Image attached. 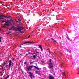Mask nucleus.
<instances>
[{"label": "nucleus", "instance_id": "f257e3e1", "mask_svg": "<svg viewBox=\"0 0 79 79\" xmlns=\"http://www.w3.org/2000/svg\"><path fill=\"white\" fill-rule=\"evenodd\" d=\"M9 16H5L3 15H1L0 16V19L1 21L3 23L5 22V23L4 24V27L6 28L8 27V26H12L11 28L9 29V30H15V31H24V28L21 27H15V24L14 23V22L13 21H10L7 20H4L3 18H5L7 19L10 18Z\"/></svg>", "mask_w": 79, "mask_h": 79}, {"label": "nucleus", "instance_id": "f03ea898", "mask_svg": "<svg viewBox=\"0 0 79 79\" xmlns=\"http://www.w3.org/2000/svg\"><path fill=\"white\" fill-rule=\"evenodd\" d=\"M49 67L50 68H53V63L52 62V59H50V60H49Z\"/></svg>", "mask_w": 79, "mask_h": 79}, {"label": "nucleus", "instance_id": "7ed1b4c3", "mask_svg": "<svg viewBox=\"0 0 79 79\" xmlns=\"http://www.w3.org/2000/svg\"><path fill=\"white\" fill-rule=\"evenodd\" d=\"M33 67H34V66L31 65V66H28V67H27V69H28V71H31V69H32Z\"/></svg>", "mask_w": 79, "mask_h": 79}, {"label": "nucleus", "instance_id": "20e7f679", "mask_svg": "<svg viewBox=\"0 0 79 79\" xmlns=\"http://www.w3.org/2000/svg\"><path fill=\"white\" fill-rule=\"evenodd\" d=\"M29 76H30L31 78H32L33 77V78H34V76L33 75V73L31 72H29Z\"/></svg>", "mask_w": 79, "mask_h": 79}, {"label": "nucleus", "instance_id": "39448f33", "mask_svg": "<svg viewBox=\"0 0 79 79\" xmlns=\"http://www.w3.org/2000/svg\"><path fill=\"white\" fill-rule=\"evenodd\" d=\"M49 79H55V78L52 76H49L48 77Z\"/></svg>", "mask_w": 79, "mask_h": 79}, {"label": "nucleus", "instance_id": "423d86ee", "mask_svg": "<svg viewBox=\"0 0 79 79\" xmlns=\"http://www.w3.org/2000/svg\"><path fill=\"white\" fill-rule=\"evenodd\" d=\"M11 63H12V61H11V60H9V68H10V67H11Z\"/></svg>", "mask_w": 79, "mask_h": 79}, {"label": "nucleus", "instance_id": "0eeeda50", "mask_svg": "<svg viewBox=\"0 0 79 79\" xmlns=\"http://www.w3.org/2000/svg\"><path fill=\"white\" fill-rule=\"evenodd\" d=\"M35 73L37 74H40V72L39 71H38L37 70L35 71Z\"/></svg>", "mask_w": 79, "mask_h": 79}, {"label": "nucleus", "instance_id": "6e6552de", "mask_svg": "<svg viewBox=\"0 0 79 79\" xmlns=\"http://www.w3.org/2000/svg\"><path fill=\"white\" fill-rule=\"evenodd\" d=\"M29 43L31 44V43L29 42H24L23 43V44L22 45H23V44H29Z\"/></svg>", "mask_w": 79, "mask_h": 79}, {"label": "nucleus", "instance_id": "1a4fd4ad", "mask_svg": "<svg viewBox=\"0 0 79 79\" xmlns=\"http://www.w3.org/2000/svg\"><path fill=\"white\" fill-rule=\"evenodd\" d=\"M39 47L40 48L41 51H42V50H43V49H42V46L41 45H39Z\"/></svg>", "mask_w": 79, "mask_h": 79}, {"label": "nucleus", "instance_id": "9d476101", "mask_svg": "<svg viewBox=\"0 0 79 79\" xmlns=\"http://www.w3.org/2000/svg\"><path fill=\"white\" fill-rule=\"evenodd\" d=\"M35 68L36 69H37V70H39V68L38 67H37V66H35Z\"/></svg>", "mask_w": 79, "mask_h": 79}, {"label": "nucleus", "instance_id": "9b49d317", "mask_svg": "<svg viewBox=\"0 0 79 79\" xmlns=\"http://www.w3.org/2000/svg\"><path fill=\"white\" fill-rule=\"evenodd\" d=\"M16 21L17 22H18L19 21H21V19H18V21H17V20H16Z\"/></svg>", "mask_w": 79, "mask_h": 79}, {"label": "nucleus", "instance_id": "f8f14e48", "mask_svg": "<svg viewBox=\"0 0 79 79\" xmlns=\"http://www.w3.org/2000/svg\"><path fill=\"white\" fill-rule=\"evenodd\" d=\"M14 60H15V58H12V61H13L14 62Z\"/></svg>", "mask_w": 79, "mask_h": 79}, {"label": "nucleus", "instance_id": "ddd939ff", "mask_svg": "<svg viewBox=\"0 0 79 79\" xmlns=\"http://www.w3.org/2000/svg\"><path fill=\"white\" fill-rule=\"evenodd\" d=\"M53 41V42H56V41H55V40L52 38L51 39Z\"/></svg>", "mask_w": 79, "mask_h": 79}, {"label": "nucleus", "instance_id": "4468645a", "mask_svg": "<svg viewBox=\"0 0 79 79\" xmlns=\"http://www.w3.org/2000/svg\"><path fill=\"white\" fill-rule=\"evenodd\" d=\"M63 75H64L65 76V77H66V76L64 74V72L63 73Z\"/></svg>", "mask_w": 79, "mask_h": 79}, {"label": "nucleus", "instance_id": "2eb2a0df", "mask_svg": "<svg viewBox=\"0 0 79 79\" xmlns=\"http://www.w3.org/2000/svg\"><path fill=\"white\" fill-rule=\"evenodd\" d=\"M33 57H34V58H35V55H34L33 56Z\"/></svg>", "mask_w": 79, "mask_h": 79}, {"label": "nucleus", "instance_id": "dca6fc26", "mask_svg": "<svg viewBox=\"0 0 79 79\" xmlns=\"http://www.w3.org/2000/svg\"><path fill=\"white\" fill-rule=\"evenodd\" d=\"M29 37H30V36H29H29H28V38H29Z\"/></svg>", "mask_w": 79, "mask_h": 79}, {"label": "nucleus", "instance_id": "f3484780", "mask_svg": "<svg viewBox=\"0 0 79 79\" xmlns=\"http://www.w3.org/2000/svg\"><path fill=\"white\" fill-rule=\"evenodd\" d=\"M24 64H26V62H25L24 63Z\"/></svg>", "mask_w": 79, "mask_h": 79}, {"label": "nucleus", "instance_id": "a211bd4d", "mask_svg": "<svg viewBox=\"0 0 79 79\" xmlns=\"http://www.w3.org/2000/svg\"><path fill=\"white\" fill-rule=\"evenodd\" d=\"M2 29H1V28H0V31H1Z\"/></svg>", "mask_w": 79, "mask_h": 79}, {"label": "nucleus", "instance_id": "6ab92c4d", "mask_svg": "<svg viewBox=\"0 0 79 79\" xmlns=\"http://www.w3.org/2000/svg\"><path fill=\"white\" fill-rule=\"evenodd\" d=\"M77 74H79V73H77Z\"/></svg>", "mask_w": 79, "mask_h": 79}, {"label": "nucleus", "instance_id": "aec40b11", "mask_svg": "<svg viewBox=\"0 0 79 79\" xmlns=\"http://www.w3.org/2000/svg\"><path fill=\"white\" fill-rule=\"evenodd\" d=\"M2 39V38L1 37L0 38V39Z\"/></svg>", "mask_w": 79, "mask_h": 79}, {"label": "nucleus", "instance_id": "412c9836", "mask_svg": "<svg viewBox=\"0 0 79 79\" xmlns=\"http://www.w3.org/2000/svg\"><path fill=\"white\" fill-rule=\"evenodd\" d=\"M33 32H34V31H33L32 32V33H33Z\"/></svg>", "mask_w": 79, "mask_h": 79}, {"label": "nucleus", "instance_id": "4be33fe9", "mask_svg": "<svg viewBox=\"0 0 79 79\" xmlns=\"http://www.w3.org/2000/svg\"><path fill=\"white\" fill-rule=\"evenodd\" d=\"M1 42V40H0V42Z\"/></svg>", "mask_w": 79, "mask_h": 79}, {"label": "nucleus", "instance_id": "5701e85b", "mask_svg": "<svg viewBox=\"0 0 79 79\" xmlns=\"http://www.w3.org/2000/svg\"><path fill=\"white\" fill-rule=\"evenodd\" d=\"M6 68H7V65H6Z\"/></svg>", "mask_w": 79, "mask_h": 79}, {"label": "nucleus", "instance_id": "b1692460", "mask_svg": "<svg viewBox=\"0 0 79 79\" xmlns=\"http://www.w3.org/2000/svg\"><path fill=\"white\" fill-rule=\"evenodd\" d=\"M7 79V78H6L5 79Z\"/></svg>", "mask_w": 79, "mask_h": 79}, {"label": "nucleus", "instance_id": "393cba45", "mask_svg": "<svg viewBox=\"0 0 79 79\" xmlns=\"http://www.w3.org/2000/svg\"><path fill=\"white\" fill-rule=\"evenodd\" d=\"M31 63H32V62H31Z\"/></svg>", "mask_w": 79, "mask_h": 79}, {"label": "nucleus", "instance_id": "a878e982", "mask_svg": "<svg viewBox=\"0 0 79 79\" xmlns=\"http://www.w3.org/2000/svg\"><path fill=\"white\" fill-rule=\"evenodd\" d=\"M9 33H10V32H9L8 33L9 34Z\"/></svg>", "mask_w": 79, "mask_h": 79}]
</instances>
